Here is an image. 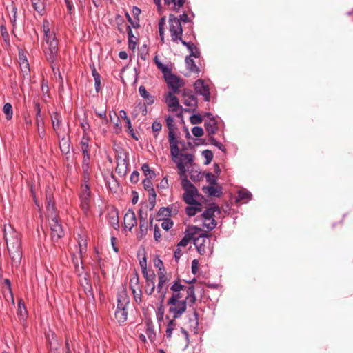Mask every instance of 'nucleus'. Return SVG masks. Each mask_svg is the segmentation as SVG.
Wrapping results in <instances>:
<instances>
[{
  "instance_id": "obj_49",
  "label": "nucleus",
  "mask_w": 353,
  "mask_h": 353,
  "mask_svg": "<svg viewBox=\"0 0 353 353\" xmlns=\"http://www.w3.org/2000/svg\"><path fill=\"white\" fill-rule=\"evenodd\" d=\"M141 170L144 172V174L146 177L154 178L155 176V173L153 170H150L149 165L148 163H144L141 166Z\"/></svg>"
},
{
  "instance_id": "obj_25",
  "label": "nucleus",
  "mask_w": 353,
  "mask_h": 353,
  "mask_svg": "<svg viewBox=\"0 0 353 353\" xmlns=\"http://www.w3.org/2000/svg\"><path fill=\"white\" fill-rule=\"evenodd\" d=\"M59 139V148L62 154H68L70 152V137H65V133L61 134Z\"/></svg>"
},
{
  "instance_id": "obj_5",
  "label": "nucleus",
  "mask_w": 353,
  "mask_h": 353,
  "mask_svg": "<svg viewBox=\"0 0 353 353\" xmlns=\"http://www.w3.org/2000/svg\"><path fill=\"white\" fill-rule=\"evenodd\" d=\"M221 214V210L218 205L214 203L210 204L201 215L204 221L203 225L206 227L208 230H212L214 229L217 225L214 219L216 214L220 215Z\"/></svg>"
},
{
  "instance_id": "obj_53",
  "label": "nucleus",
  "mask_w": 353,
  "mask_h": 353,
  "mask_svg": "<svg viewBox=\"0 0 353 353\" xmlns=\"http://www.w3.org/2000/svg\"><path fill=\"white\" fill-rule=\"evenodd\" d=\"M151 179L152 178L146 177L143 181V188L148 192H152V191H155L154 188H153V184H152V182L151 181Z\"/></svg>"
},
{
  "instance_id": "obj_34",
  "label": "nucleus",
  "mask_w": 353,
  "mask_h": 353,
  "mask_svg": "<svg viewBox=\"0 0 353 353\" xmlns=\"http://www.w3.org/2000/svg\"><path fill=\"white\" fill-rule=\"evenodd\" d=\"M146 325V334L148 336L149 340L151 343H154L156 340V332L154 331V325L151 320L145 321Z\"/></svg>"
},
{
  "instance_id": "obj_27",
  "label": "nucleus",
  "mask_w": 353,
  "mask_h": 353,
  "mask_svg": "<svg viewBox=\"0 0 353 353\" xmlns=\"http://www.w3.org/2000/svg\"><path fill=\"white\" fill-rule=\"evenodd\" d=\"M89 138L86 135H83L81 141V151L83 155V161H90V155L89 150Z\"/></svg>"
},
{
  "instance_id": "obj_35",
  "label": "nucleus",
  "mask_w": 353,
  "mask_h": 353,
  "mask_svg": "<svg viewBox=\"0 0 353 353\" xmlns=\"http://www.w3.org/2000/svg\"><path fill=\"white\" fill-rule=\"evenodd\" d=\"M252 194L245 190H241L237 192V196L235 199L236 203L243 202L247 203L252 198Z\"/></svg>"
},
{
  "instance_id": "obj_7",
  "label": "nucleus",
  "mask_w": 353,
  "mask_h": 353,
  "mask_svg": "<svg viewBox=\"0 0 353 353\" xmlns=\"http://www.w3.org/2000/svg\"><path fill=\"white\" fill-rule=\"evenodd\" d=\"M117 166L115 172L120 176H124L128 172L129 165V157L128 153L123 149H121L116 156Z\"/></svg>"
},
{
  "instance_id": "obj_61",
  "label": "nucleus",
  "mask_w": 353,
  "mask_h": 353,
  "mask_svg": "<svg viewBox=\"0 0 353 353\" xmlns=\"http://www.w3.org/2000/svg\"><path fill=\"white\" fill-rule=\"evenodd\" d=\"M125 17L126 19H128V22L130 23V25L134 28H137L139 27V19L137 18V19H135L134 18V20H133L131 17L130 16V14H128V12H125Z\"/></svg>"
},
{
  "instance_id": "obj_50",
  "label": "nucleus",
  "mask_w": 353,
  "mask_h": 353,
  "mask_svg": "<svg viewBox=\"0 0 353 353\" xmlns=\"http://www.w3.org/2000/svg\"><path fill=\"white\" fill-rule=\"evenodd\" d=\"M91 191L90 190V186L88 183H85L83 181V183L81 185V190L79 193V196H90Z\"/></svg>"
},
{
  "instance_id": "obj_64",
  "label": "nucleus",
  "mask_w": 353,
  "mask_h": 353,
  "mask_svg": "<svg viewBox=\"0 0 353 353\" xmlns=\"http://www.w3.org/2000/svg\"><path fill=\"white\" fill-rule=\"evenodd\" d=\"M126 128H127V132L130 134L131 137L135 140H138V137L136 136L134 132V130L132 128V124H131V121H129L128 122H126Z\"/></svg>"
},
{
  "instance_id": "obj_57",
  "label": "nucleus",
  "mask_w": 353,
  "mask_h": 353,
  "mask_svg": "<svg viewBox=\"0 0 353 353\" xmlns=\"http://www.w3.org/2000/svg\"><path fill=\"white\" fill-rule=\"evenodd\" d=\"M205 175V178H206L207 181L211 185H217L216 176H215L211 172H207Z\"/></svg>"
},
{
  "instance_id": "obj_38",
  "label": "nucleus",
  "mask_w": 353,
  "mask_h": 353,
  "mask_svg": "<svg viewBox=\"0 0 353 353\" xmlns=\"http://www.w3.org/2000/svg\"><path fill=\"white\" fill-rule=\"evenodd\" d=\"M43 28L44 32V39L46 43H49L50 41H52L53 37H55V34L54 33L50 32L48 21H43Z\"/></svg>"
},
{
  "instance_id": "obj_18",
  "label": "nucleus",
  "mask_w": 353,
  "mask_h": 353,
  "mask_svg": "<svg viewBox=\"0 0 353 353\" xmlns=\"http://www.w3.org/2000/svg\"><path fill=\"white\" fill-rule=\"evenodd\" d=\"M8 251L12 260V266L18 267L22 259V248L19 246L8 247Z\"/></svg>"
},
{
  "instance_id": "obj_29",
  "label": "nucleus",
  "mask_w": 353,
  "mask_h": 353,
  "mask_svg": "<svg viewBox=\"0 0 353 353\" xmlns=\"http://www.w3.org/2000/svg\"><path fill=\"white\" fill-rule=\"evenodd\" d=\"M199 196V192L197 189H196V192L193 191V190H190L187 192H184L183 195V201L188 205H192L198 202L196 198Z\"/></svg>"
},
{
  "instance_id": "obj_24",
  "label": "nucleus",
  "mask_w": 353,
  "mask_h": 353,
  "mask_svg": "<svg viewBox=\"0 0 353 353\" xmlns=\"http://www.w3.org/2000/svg\"><path fill=\"white\" fill-rule=\"evenodd\" d=\"M139 92L142 98L145 100V105H151L154 103L157 98L151 95L146 90L145 87L141 85L139 88Z\"/></svg>"
},
{
  "instance_id": "obj_15",
  "label": "nucleus",
  "mask_w": 353,
  "mask_h": 353,
  "mask_svg": "<svg viewBox=\"0 0 353 353\" xmlns=\"http://www.w3.org/2000/svg\"><path fill=\"white\" fill-rule=\"evenodd\" d=\"M183 103L188 107H193L192 111H195L198 108L197 97L190 89H183L182 92Z\"/></svg>"
},
{
  "instance_id": "obj_40",
  "label": "nucleus",
  "mask_w": 353,
  "mask_h": 353,
  "mask_svg": "<svg viewBox=\"0 0 353 353\" xmlns=\"http://www.w3.org/2000/svg\"><path fill=\"white\" fill-rule=\"evenodd\" d=\"M115 319L118 321L119 323H123L126 321L128 318V311L127 310H119L116 309L114 313Z\"/></svg>"
},
{
  "instance_id": "obj_60",
  "label": "nucleus",
  "mask_w": 353,
  "mask_h": 353,
  "mask_svg": "<svg viewBox=\"0 0 353 353\" xmlns=\"http://www.w3.org/2000/svg\"><path fill=\"white\" fill-rule=\"evenodd\" d=\"M174 225L173 221L170 219H163V221L161 223V227L163 230L168 231L170 230Z\"/></svg>"
},
{
  "instance_id": "obj_56",
  "label": "nucleus",
  "mask_w": 353,
  "mask_h": 353,
  "mask_svg": "<svg viewBox=\"0 0 353 353\" xmlns=\"http://www.w3.org/2000/svg\"><path fill=\"white\" fill-rule=\"evenodd\" d=\"M202 154L205 159V165L209 164L213 159V153L212 152V151L209 150H205L202 152Z\"/></svg>"
},
{
  "instance_id": "obj_2",
  "label": "nucleus",
  "mask_w": 353,
  "mask_h": 353,
  "mask_svg": "<svg viewBox=\"0 0 353 353\" xmlns=\"http://www.w3.org/2000/svg\"><path fill=\"white\" fill-rule=\"evenodd\" d=\"M172 291V296L168 299V304H174L178 301L187 300L190 306L196 302L195 288L193 285L186 286L181 283V280L177 279L170 287Z\"/></svg>"
},
{
  "instance_id": "obj_54",
  "label": "nucleus",
  "mask_w": 353,
  "mask_h": 353,
  "mask_svg": "<svg viewBox=\"0 0 353 353\" xmlns=\"http://www.w3.org/2000/svg\"><path fill=\"white\" fill-rule=\"evenodd\" d=\"M0 32H1V37L3 39V41L6 43H9L10 42V37H9V34L6 30V28L4 25H1L0 26Z\"/></svg>"
},
{
  "instance_id": "obj_3",
  "label": "nucleus",
  "mask_w": 353,
  "mask_h": 353,
  "mask_svg": "<svg viewBox=\"0 0 353 353\" xmlns=\"http://www.w3.org/2000/svg\"><path fill=\"white\" fill-rule=\"evenodd\" d=\"M188 23L189 28L193 32V22L187 12L184 11L179 17H176L173 14H170L168 17L169 30L172 41L176 43H179L181 37L183 34V28L181 23Z\"/></svg>"
},
{
  "instance_id": "obj_9",
  "label": "nucleus",
  "mask_w": 353,
  "mask_h": 353,
  "mask_svg": "<svg viewBox=\"0 0 353 353\" xmlns=\"http://www.w3.org/2000/svg\"><path fill=\"white\" fill-rule=\"evenodd\" d=\"M51 220L49 223L50 228V236L54 243L58 242L59 240L65 236V232L62 225L59 221L58 216L50 217Z\"/></svg>"
},
{
  "instance_id": "obj_31",
  "label": "nucleus",
  "mask_w": 353,
  "mask_h": 353,
  "mask_svg": "<svg viewBox=\"0 0 353 353\" xmlns=\"http://www.w3.org/2000/svg\"><path fill=\"white\" fill-rule=\"evenodd\" d=\"M142 270V274L143 275V276L145 277V280H146V283H148V282H150L151 281V288L150 290H148V288L145 290V293L148 294V295H150L153 293L154 290V288H155V285H154V279H155V274L154 273H152L151 274H148V270H147V268H145V269H141Z\"/></svg>"
},
{
  "instance_id": "obj_10",
  "label": "nucleus",
  "mask_w": 353,
  "mask_h": 353,
  "mask_svg": "<svg viewBox=\"0 0 353 353\" xmlns=\"http://www.w3.org/2000/svg\"><path fill=\"white\" fill-rule=\"evenodd\" d=\"M46 43L48 46L44 50L46 58L49 63H53L58 56V41L56 37H53L52 41Z\"/></svg>"
},
{
  "instance_id": "obj_37",
  "label": "nucleus",
  "mask_w": 353,
  "mask_h": 353,
  "mask_svg": "<svg viewBox=\"0 0 353 353\" xmlns=\"http://www.w3.org/2000/svg\"><path fill=\"white\" fill-rule=\"evenodd\" d=\"M83 181L88 183L90 176V161H82Z\"/></svg>"
},
{
  "instance_id": "obj_6",
  "label": "nucleus",
  "mask_w": 353,
  "mask_h": 353,
  "mask_svg": "<svg viewBox=\"0 0 353 353\" xmlns=\"http://www.w3.org/2000/svg\"><path fill=\"white\" fill-rule=\"evenodd\" d=\"M204 127L208 136L209 137V142L212 145L217 147L221 151L225 152V147L221 143L217 141L214 137V134H216L219 130V126L216 120L205 121L204 123Z\"/></svg>"
},
{
  "instance_id": "obj_39",
  "label": "nucleus",
  "mask_w": 353,
  "mask_h": 353,
  "mask_svg": "<svg viewBox=\"0 0 353 353\" xmlns=\"http://www.w3.org/2000/svg\"><path fill=\"white\" fill-rule=\"evenodd\" d=\"M186 0H164V3L165 5H173V10L176 12H179L180 11V8L183 6Z\"/></svg>"
},
{
  "instance_id": "obj_59",
  "label": "nucleus",
  "mask_w": 353,
  "mask_h": 353,
  "mask_svg": "<svg viewBox=\"0 0 353 353\" xmlns=\"http://www.w3.org/2000/svg\"><path fill=\"white\" fill-rule=\"evenodd\" d=\"M132 292L134 299L135 302L138 304H140L142 301V300H141V294H142L141 289H139V290L132 289Z\"/></svg>"
},
{
  "instance_id": "obj_62",
  "label": "nucleus",
  "mask_w": 353,
  "mask_h": 353,
  "mask_svg": "<svg viewBox=\"0 0 353 353\" xmlns=\"http://www.w3.org/2000/svg\"><path fill=\"white\" fill-rule=\"evenodd\" d=\"M202 121V117L199 114H194L190 117V121L193 125L199 124Z\"/></svg>"
},
{
  "instance_id": "obj_44",
  "label": "nucleus",
  "mask_w": 353,
  "mask_h": 353,
  "mask_svg": "<svg viewBox=\"0 0 353 353\" xmlns=\"http://www.w3.org/2000/svg\"><path fill=\"white\" fill-rule=\"evenodd\" d=\"M108 222L114 229L118 230L119 228L118 213H110L108 214Z\"/></svg>"
},
{
  "instance_id": "obj_4",
  "label": "nucleus",
  "mask_w": 353,
  "mask_h": 353,
  "mask_svg": "<svg viewBox=\"0 0 353 353\" xmlns=\"http://www.w3.org/2000/svg\"><path fill=\"white\" fill-rule=\"evenodd\" d=\"M197 235L198 236H196V239H194V245L197 252L201 255L212 254L213 252V245L210 240L212 234L208 232H199Z\"/></svg>"
},
{
  "instance_id": "obj_28",
  "label": "nucleus",
  "mask_w": 353,
  "mask_h": 353,
  "mask_svg": "<svg viewBox=\"0 0 353 353\" xmlns=\"http://www.w3.org/2000/svg\"><path fill=\"white\" fill-rule=\"evenodd\" d=\"M154 63L159 70H160L163 74V78L165 79L166 77L172 74V64L169 65H163L161 62L159 61L158 57L155 56L154 58Z\"/></svg>"
},
{
  "instance_id": "obj_8",
  "label": "nucleus",
  "mask_w": 353,
  "mask_h": 353,
  "mask_svg": "<svg viewBox=\"0 0 353 353\" xmlns=\"http://www.w3.org/2000/svg\"><path fill=\"white\" fill-rule=\"evenodd\" d=\"M175 92H168L164 95V101L167 104L170 111L172 112H176L179 110H181V112L176 114L177 117H180L182 116V112L183 110L185 112H190L191 110L183 109V107L179 104V99L175 96Z\"/></svg>"
},
{
  "instance_id": "obj_30",
  "label": "nucleus",
  "mask_w": 353,
  "mask_h": 353,
  "mask_svg": "<svg viewBox=\"0 0 353 353\" xmlns=\"http://www.w3.org/2000/svg\"><path fill=\"white\" fill-rule=\"evenodd\" d=\"M142 270V274L143 275V276L145 277V280H146V283H148V282H150L151 281V288L150 290H148V288L145 290V293L148 294V295H150L153 293L154 290V288H155V285H154V279H155V274L154 273H152L151 274H148V270H147V268H145V269H141Z\"/></svg>"
},
{
  "instance_id": "obj_20",
  "label": "nucleus",
  "mask_w": 353,
  "mask_h": 353,
  "mask_svg": "<svg viewBox=\"0 0 353 353\" xmlns=\"http://www.w3.org/2000/svg\"><path fill=\"white\" fill-rule=\"evenodd\" d=\"M51 121L52 123V128L55 131L57 137L59 138L61 137V134L65 132L64 131L62 132L61 130V124H62V119L61 116L59 113L55 112L52 114L51 116Z\"/></svg>"
},
{
  "instance_id": "obj_46",
  "label": "nucleus",
  "mask_w": 353,
  "mask_h": 353,
  "mask_svg": "<svg viewBox=\"0 0 353 353\" xmlns=\"http://www.w3.org/2000/svg\"><path fill=\"white\" fill-rule=\"evenodd\" d=\"M147 214H143L142 211L139 210V227L141 232H145L147 231Z\"/></svg>"
},
{
  "instance_id": "obj_22",
  "label": "nucleus",
  "mask_w": 353,
  "mask_h": 353,
  "mask_svg": "<svg viewBox=\"0 0 353 353\" xmlns=\"http://www.w3.org/2000/svg\"><path fill=\"white\" fill-rule=\"evenodd\" d=\"M137 225V218L132 210H128L124 216V225L125 228L131 230Z\"/></svg>"
},
{
  "instance_id": "obj_17",
  "label": "nucleus",
  "mask_w": 353,
  "mask_h": 353,
  "mask_svg": "<svg viewBox=\"0 0 353 353\" xmlns=\"http://www.w3.org/2000/svg\"><path fill=\"white\" fill-rule=\"evenodd\" d=\"M195 91L202 95L204 101L209 102L210 101V92L209 86L205 83L203 79H198L194 83Z\"/></svg>"
},
{
  "instance_id": "obj_16",
  "label": "nucleus",
  "mask_w": 353,
  "mask_h": 353,
  "mask_svg": "<svg viewBox=\"0 0 353 353\" xmlns=\"http://www.w3.org/2000/svg\"><path fill=\"white\" fill-rule=\"evenodd\" d=\"M187 300L178 301L174 304H168L170 305L169 312L173 314V318H179L186 310Z\"/></svg>"
},
{
  "instance_id": "obj_19",
  "label": "nucleus",
  "mask_w": 353,
  "mask_h": 353,
  "mask_svg": "<svg viewBox=\"0 0 353 353\" xmlns=\"http://www.w3.org/2000/svg\"><path fill=\"white\" fill-rule=\"evenodd\" d=\"M130 303V297L128 294L127 290L123 288L117 293V309L126 310L127 306Z\"/></svg>"
},
{
  "instance_id": "obj_41",
  "label": "nucleus",
  "mask_w": 353,
  "mask_h": 353,
  "mask_svg": "<svg viewBox=\"0 0 353 353\" xmlns=\"http://www.w3.org/2000/svg\"><path fill=\"white\" fill-rule=\"evenodd\" d=\"M185 61L187 65V68L192 72L199 73L200 70L196 65L194 61L190 57V56H186Z\"/></svg>"
},
{
  "instance_id": "obj_33",
  "label": "nucleus",
  "mask_w": 353,
  "mask_h": 353,
  "mask_svg": "<svg viewBox=\"0 0 353 353\" xmlns=\"http://www.w3.org/2000/svg\"><path fill=\"white\" fill-rule=\"evenodd\" d=\"M90 68L92 70V75L94 80L95 90L97 93H99L101 90V75L97 71V69L94 64L90 65Z\"/></svg>"
},
{
  "instance_id": "obj_36",
  "label": "nucleus",
  "mask_w": 353,
  "mask_h": 353,
  "mask_svg": "<svg viewBox=\"0 0 353 353\" xmlns=\"http://www.w3.org/2000/svg\"><path fill=\"white\" fill-rule=\"evenodd\" d=\"M80 206L84 214H87L90 208V196H79Z\"/></svg>"
},
{
  "instance_id": "obj_12",
  "label": "nucleus",
  "mask_w": 353,
  "mask_h": 353,
  "mask_svg": "<svg viewBox=\"0 0 353 353\" xmlns=\"http://www.w3.org/2000/svg\"><path fill=\"white\" fill-rule=\"evenodd\" d=\"M26 52L23 49H19V63L21 68V75L24 79H30V65L27 59Z\"/></svg>"
},
{
  "instance_id": "obj_23",
  "label": "nucleus",
  "mask_w": 353,
  "mask_h": 353,
  "mask_svg": "<svg viewBox=\"0 0 353 353\" xmlns=\"http://www.w3.org/2000/svg\"><path fill=\"white\" fill-rule=\"evenodd\" d=\"M202 190L210 196L221 197L223 194L222 188L218 184L215 187L214 185L203 186Z\"/></svg>"
},
{
  "instance_id": "obj_13",
  "label": "nucleus",
  "mask_w": 353,
  "mask_h": 353,
  "mask_svg": "<svg viewBox=\"0 0 353 353\" xmlns=\"http://www.w3.org/2000/svg\"><path fill=\"white\" fill-rule=\"evenodd\" d=\"M202 232V229L197 226H189L186 229L185 232V236L178 243V246L185 247L188 243L192 240L194 241V239H196V236L199 234V232Z\"/></svg>"
},
{
  "instance_id": "obj_1",
  "label": "nucleus",
  "mask_w": 353,
  "mask_h": 353,
  "mask_svg": "<svg viewBox=\"0 0 353 353\" xmlns=\"http://www.w3.org/2000/svg\"><path fill=\"white\" fill-rule=\"evenodd\" d=\"M166 124L168 128V139L170 146V154L172 161L176 164L179 170V174L181 176L186 174L185 165H192L194 161V155L192 154H179L178 147V141L176 139L174 132V121L173 117L168 116L165 119Z\"/></svg>"
},
{
  "instance_id": "obj_21",
  "label": "nucleus",
  "mask_w": 353,
  "mask_h": 353,
  "mask_svg": "<svg viewBox=\"0 0 353 353\" xmlns=\"http://www.w3.org/2000/svg\"><path fill=\"white\" fill-rule=\"evenodd\" d=\"M46 210L48 216L53 217L54 216H58L57 214V208L55 207L54 199L52 194L50 192L46 193Z\"/></svg>"
},
{
  "instance_id": "obj_63",
  "label": "nucleus",
  "mask_w": 353,
  "mask_h": 353,
  "mask_svg": "<svg viewBox=\"0 0 353 353\" xmlns=\"http://www.w3.org/2000/svg\"><path fill=\"white\" fill-rule=\"evenodd\" d=\"M192 132L196 137H202L204 134L203 128L200 126H194L192 129Z\"/></svg>"
},
{
  "instance_id": "obj_47",
  "label": "nucleus",
  "mask_w": 353,
  "mask_h": 353,
  "mask_svg": "<svg viewBox=\"0 0 353 353\" xmlns=\"http://www.w3.org/2000/svg\"><path fill=\"white\" fill-rule=\"evenodd\" d=\"M3 112L6 114V118L7 120H10L12 119L13 111L12 106L10 103H6L4 104L3 108Z\"/></svg>"
},
{
  "instance_id": "obj_55",
  "label": "nucleus",
  "mask_w": 353,
  "mask_h": 353,
  "mask_svg": "<svg viewBox=\"0 0 353 353\" xmlns=\"http://www.w3.org/2000/svg\"><path fill=\"white\" fill-rule=\"evenodd\" d=\"M161 128H162V124L159 121H154L152 123V130L153 132L154 133V136L155 138L157 137L159 132L161 130Z\"/></svg>"
},
{
  "instance_id": "obj_58",
  "label": "nucleus",
  "mask_w": 353,
  "mask_h": 353,
  "mask_svg": "<svg viewBox=\"0 0 353 353\" xmlns=\"http://www.w3.org/2000/svg\"><path fill=\"white\" fill-rule=\"evenodd\" d=\"M159 282L165 284L168 281L166 270L158 272Z\"/></svg>"
},
{
  "instance_id": "obj_52",
  "label": "nucleus",
  "mask_w": 353,
  "mask_h": 353,
  "mask_svg": "<svg viewBox=\"0 0 353 353\" xmlns=\"http://www.w3.org/2000/svg\"><path fill=\"white\" fill-rule=\"evenodd\" d=\"M180 205L178 203H175L166 207L169 211L171 216H175L179 213Z\"/></svg>"
},
{
  "instance_id": "obj_14",
  "label": "nucleus",
  "mask_w": 353,
  "mask_h": 353,
  "mask_svg": "<svg viewBox=\"0 0 353 353\" xmlns=\"http://www.w3.org/2000/svg\"><path fill=\"white\" fill-rule=\"evenodd\" d=\"M9 228V236H8L6 228H4L3 229V237L6 241L7 248L8 247L19 246L21 245L20 234L14 230L10 226Z\"/></svg>"
},
{
  "instance_id": "obj_48",
  "label": "nucleus",
  "mask_w": 353,
  "mask_h": 353,
  "mask_svg": "<svg viewBox=\"0 0 353 353\" xmlns=\"http://www.w3.org/2000/svg\"><path fill=\"white\" fill-rule=\"evenodd\" d=\"M181 185L184 192L190 190H193V191L196 192V187L186 177L182 179Z\"/></svg>"
},
{
  "instance_id": "obj_43",
  "label": "nucleus",
  "mask_w": 353,
  "mask_h": 353,
  "mask_svg": "<svg viewBox=\"0 0 353 353\" xmlns=\"http://www.w3.org/2000/svg\"><path fill=\"white\" fill-rule=\"evenodd\" d=\"M34 9L40 14L43 15L45 10V4L41 0H30Z\"/></svg>"
},
{
  "instance_id": "obj_51",
  "label": "nucleus",
  "mask_w": 353,
  "mask_h": 353,
  "mask_svg": "<svg viewBox=\"0 0 353 353\" xmlns=\"http://www.w3.org/2000/svg\"><path fill=\"white\" fill-rule=\"evenodd\" d=\"M157 216L161 217L159 220H163V219L170 218L171 216L166 207H161L157 212Z\"/></svg>"
},
{
  "instance_id": "obj_11",
  "label": "nucleus",
  "mask_w": 353,
  "mask_h": 353,
  "mask_svg": "<svg viewBox=\"0 0 353 353\" xmlns=\"http://www.w3.org/2000/svg\"><path fill=\"white\" fill-rule=\"evenodd\" d=\"M165 81L170 90V92L179 93V89L185 85V81L183 79L173 74L166 77Z\"/></svg>"
},
{
  "instance_id": "obj_26",
  "label": "nucleus",
  "mask_w": 353,
  "mask_h": 353,
  "mask_svg": "<svg viewBox=\"0 0 353 353\" xmlns=\"http://www.w3.org/2000/svg\"><path fill=\"white\" fill-rule=\"evenodd\" d=\"M181 42L184 46H185L188 50L190 51V57H194L195 58H199L201 56V52L199 49L192 43V42H187L182 39L181 37V39L179 40V42Z\"/></svg>"
},
{
  "instance_id": "obj_45",
  "label": "nucleus",
  "mask_w": 353,
  "mask_h": 353,
  "mask_svg": "<svg viewBox=\"0 0 353 353\" xmlns=\"http://www.w3.org/2000/svg\"><path fill=\"white\" fill-rule=\"evenodd\" d=\"M130 288L131 290H139L141 289L139 286V275L137 272H135L132 276L130 279Z\"/></svg>"
},
{
  "instance_id": "obj_32",
  "label": "nucleus",
  "mask_w": 353,
  "mask_h": 353,
  "mask_svg": "<svg viewBox=\"0 0 353 353\" xmlns=\"http://www.w3.org/2000/svg\"><path fill=\"white\" fill-rule=\"evenodd\" d=\"M203 209V205L200 202H196L192 205H188L185 208V212L188 216H195L197 213L201 212Z\"/></svg>"
},
{
  "instance_id": "obj_42",
  "label": "nucleus",
  "mask_w": 353,
  "mask_h": 353,
  "mask_svg": "<svg viewBox=\"0 0 353 353\" xmlns=\"http://www.w3.org/2000/svg\"><path fill=\"white\" fill-rule=\"evenodd\" d=\"M17 314L19 316L20 319L22 320L26 319L28 314L25 303L21 299L19 300L18 302Z\"/></svg>"
}]
</instances>
